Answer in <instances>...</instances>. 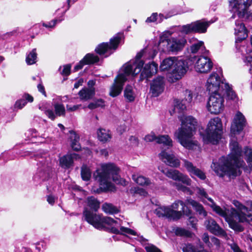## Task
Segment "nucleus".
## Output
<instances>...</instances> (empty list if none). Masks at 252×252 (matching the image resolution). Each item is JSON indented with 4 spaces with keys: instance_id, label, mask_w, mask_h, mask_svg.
I'll return each instance as SVG.
<instances>
[{
    "instance_id": "8",
    "label": "nucleus",
    "mask_w": 252,
    "mask_h": 252,
    "mask_svg": "<svg viewBox=\"0 0 252 252\" xmlns=\"http://www.w3.org/2000/svg\"><path fill=\"white\" fill-rule=\"evenodd\" d=\"M38 166L37 172L34 178L42 181L48 180L53 175V164L54 162L51 157L47 153H38L35 156Z\"/></svg>"
},
{
    "instance_id": "21",
    "label": "nucleus",
    "mask_w": 252,
    "mask_h": 252,
    "mask_svg": "<svg viewBox=\"0 0 252 252\" xmlns=\"http://www.w3.org/2000/svg\"><path fill=\"white\" fill-rule=\"evenodd\" d=\"M184 166L186 168L191 177L195 176L201 180H205L206 178L205 174L200 169L194 166L192 162L183 159Z\"/></svg>"
},
{
    "instance_id": "44",
    "label": "nucleus",
    "mask_w": 252,
    "mask_h": 252,
    "mask_svg": "<svg viewBox=\"0 0 252 252\" xmlns=\"http://www.w3.org/2000/svg\"><path fill=\"white\" fill-rule=\"evenodd\" d=\"M196 190L197 194L199 198L202 199L206 198L208 199V200H209L211 203H212L211 205V207L212 208V206L214 204H215V203H214L213 200L211 198L208 197V194L207 193L205 189L202 188L196 187Z\"/></svg>"
},
{
    "instance_id": "13",
    "label": "nucleus",
    "mask_w": 252,
    "mask_h": 252,
    "mask_svg": "<svg viewBox=\"0 0 252 252\" xmlns=\"http://www.w3.org/2000/svg\"><path fill=\"white\" fill-rule=\"evenodd\" d=\"M210 93L211 94L207 103L208 110L212 114H219L223 109V96H226V94L217 92Z\"/></svg>"
},
{
    "instance_id": "34",
    "label": "nucleus",
    "mask_w": 252,
    "mask_h": 252,
    "mask_svg": "<svg viewBox=\"0 0 252 252\" xmlns=\"http://www.w3.org/2000/svg\"><path fill=\"white\" fill-rule=\"evenodd\" d=\"M63 12L58 9L56 11V14L59 17L55 19H54L50 22H44L42 23V25L43 27L46 28L47 29H50L53 28L56 24L58 23H61L62 21V16H63Z\"/></svg>"
},
{
    "instance_id": "17",
    "label": "nucleus",
    "mask_w": 252,
    "mask_h": 252,
    "mask_svg": "<svg viewBox=\"0 0 252 252\" xmlns=\"http://www.w3.org/2000/svg\"><path fill=\"white\" fill-rule=\"evenodd\" d=\"M246 120L245 116L242 113L238 111L234 117L233 122L231 126V135L239 134L243 130L246 126Z\"/></svg>"
},
{
    "instance_id": "38",
    "label": "nucleus",
    "mask_w": 252,
    "mask_h": 252,
    "mask_svg": "<svg viewBox=\"0 0 252 252\" xmlns=\"http://www.w3.org/2000/svg\"><path fill=\"white\" fill-rule=\"evenodd\" d=\"M33 98L32 96L29 94H25L23 99H21L16 101L15 107L19 109H22L27 104V101L32 102L33 101Z\"/></svg>"
},
{
    "instance_id": "3",
    "label": "nucleus",
    "mask_w": 252,
    "mask_h": 252,
    "mask_svg": "<svg viewBox=\"0 0 252 252\" xmlns=\"http://www.w3.org/2000/svg\"><path fill=\"white\" fill-rule=\"evenodd\" d=\"M234 205L239 211L233 208L223 210L216 204L212 206V209L225 219L230 228L235 231L241 232L243 231L244 228L239 222H247L251 223V221H252V215L250 213L248 208L239 201H234Z\"/></svg>"
},
{
    "instance_id": "20",
    "label": "nucleus",
    "mask_w": 252,
    "mask_h": 252,
    "mask_svg": "<svg viewBox=\"0 0 252 252\" xmlns=\"http://www.w3.org/2000/svg\"><path fill=\"white\" fill-rule=\"evenodd\" d=\"M205 225L207 230L211 233L218 236H224L226 232L221 228L217 222L212 218H208L204 222Z\"/></svg>"
},
{
    "instance_id": "32",
    "label": "nucleus",
    "mask_w": 252,
    "mask_h": 252,
    "mask_svg": "<svg viewBox=\"0 0 252 252\" xmlns=\"http://www.w3.org/2000/svg\"><path fill=\"white\" fill-rule=\"evenodd\" d=\"M55 113L52 110L48 109L45 113L48 117L52 120H54L57 116H61L63 114V106L61 104H55Z\"/></svg>"
},
{
    "instance_id": "51",
    "label": "nucleus",
    "mask_w": 252,
    "mask_h": 252,
    "mask_svg": "<svg viewBox=\"0 0 252 252\" xmlns=\"http://www.w3.org/2000/svg\"><path fill=\"white\" fill-rule=\"evenodd\" d=\"M174 185L176 187L177 189L182 190L183 192H187L189 194H192V191L189 188L184 186L179 183H175Z\"/></svg>"
},
{
    "instance_id": "55",
    "label": "nucleus",
    "mask_w": 252,
    "mask_h": 252,
    "mask_svg": "<svg viewBox=\"0 0 252 252\" xmlns=\"http://www.w3.org/2000/svg\"><path fill=\"white\" fill-rule=\"evenodd\" d=\"M201 238H202V240H203V241L204 242V243L205 244H206V245L208 247H212V244L209 240V235L208 234V233H204L202 235Z\"/></svg>"
},
{
    "instance_id": "5",
    "label": "nucleus",
    "mask_w": 252,
    "mask_h": 252,
    "mask_svg": "<svg viewBox=\"0 0 252 252\" xmlns=\"http://www.w3.org/2000/svg\"><path fill=\"white\" fill-rule=\"evenodd\" d=\"M83 217L85 220L96 229H103L105 224H108L110 225L111 231L113 233L137 235V232L133 230L121 226L120 220H115L110 217H103L88 210L87 208L84 209Z\"/></svg>"
},
{
    "instance_id": "1",
    "label": "nucleus",
    "mask_w": 252,
    "mask_h": 252,
    "mask_svg": "<svg viewBox=\"0 0 252 252\" xmlns=\"http://www.w3.org/2000/svg\"><path fill=\"white\" fill-rule=\"evenodd\" d=\"M231 153L228 156L220 157L218 161H213L211 168L220 177L226 176L234 178L241 174L240 167L244 165V161L240 159L242 148L235 140L230 143Z\"/></svg>"
},
{
    "instance_id": "60",
    "label": "nucleus",
    "mask_w": 252,
    "mask_h": 252,
    "mask_svg": "<svg viewBox=\"0 0 252 252\" xmlns=\"http://www.w3.org/2000/svg\"><path fill=\"white\" fill-rule=\"evenodd\" d=\"M56 200V198L51 194L47 196V201L51 205H53Z\"/></svg>"
},
{
    "instance_id": "37",
    "label": "nucleus",
    "mask_w": 252,
    "mask_h": 252,
    "mask_svg": "<svg viewBox=\"0 0 252 252\" xmlns=\"http://www.w3.org/2000/svg\"><path fill=\"white\" fill-rule=\"evenodd\" d=\"M87 205L93 212H96L99 208V202L94 197L90 196L87 198Z\"/></svg>"
},
{
    "instance_id": "16",
    "label": "nucleus",
    "mask_w": 252,
    "mask_h": 252,
    "mask_svg": "<svg viewBox=\"0 0 252 252\" xmlns=\"http://www.w3.org/2000/svg\"><path fill=\"white\" fill-rule=\"evenodd\" d=\"M208 55L194 56L193 58L195 61V69L198 72L206 73L209 72L213 67V63L207 57Z\"/></svg>"
},
{
    "instance_id": "10",
    "label": "nucleus",
    "mask_w": 252,
    "mask_h": 252,
    "mask_svg": "<svg viewBox=\"0 0 252 252\" xmlns=\"http://www.w3.org/2000/svg\"><path fill=\"white\" fill-rule=\"evenodd\" d=\"M188 205L186 201L184 202L181 200H177L171 205V207L162 206L158 208L155 210V213L158 217H165L170 220H178L180 218L182 214L181 211L175 210H178L179 205H181L182 211L184 213L186 212L185 208Z\"/></svg>"
},
{
    "instance_id": "58",
    "label": "nucleus",
    "mask_w": 252,
    "mask_h": 252,
    "mask_svg": "<svg viewBox=\"0 0 252 252\" xmlns=\"http://www.w3.org/2000/svg\"><path fill=\"white\" fill-rule=\"evenodd\" d=\"M157 137L156 136L155 134L153 132H151L149 134H147L145 136L144 138V140L146 142H152L154 140H156L157 141Z\"/></svg>"
},
{
    "instance_id": "53",
    "label": "nucleus",
    "mask_w": 252,
    "mask_h": 252,
    "mask_svg": "<svg viewBox=\"0 0 252 252\" xmlns=\"http://www.w3.org/2000/svg\"><path fill=\"white\" fill-rule=\"evenodd\" d=\"M26 134L28 135V137L30 140H32V142H34L33 140H32V138L37 137V132L34 129H31L26 133Z\"/></svg>"
},
{
    "instance_id": "40",
    "label": "nucleus",
    "mask_w": 252,
    "mask_h": 252,
    "mask_svg": "<svg viewBox=\"0 0 252 252\" xmlns=\"http://www.w3.org/2000/svg\"><path fill=\"white\" fill-rule=\"evenodd\" d=\"M164 16L163 14H159L158 15V13H153L150 17L147 18L146 20V23H160L163 20Z\"/></svg>"
},
{
    "instance_id": "7",
    "label": "nucleus",
    "mask_w": 252,
    "mask_h": 252,
    "mask_svg": "<svg viewBox=\"0 0 252 252\" xmlns=\"http://www.w3.org/2000/svg\"><path fill=\"white\" fill-rule=\"evenodd\" d=\"M221 76V72L218 73L213 72L210 75L206 83L207 91L209 93H225L228 99H234L236 97L235 93L229 84L222 79Z\"/></svg>"
},
{
    "instance_id": "48",
    "label": "nucleus",
    "mask_w": 252,
    "mask_h": 252,
    "mask_svg": "<svg viewBox=\"0 0 252 252\" xmlns=\"http://www.w3.org/2000/svg\"><path fill=\"white\" fill-rule=\"evenodd\" d=\"M244 150L245 159L249 166L252 169V149L247 147Z\"/></svg>"
},
{
    "instance_id": "15",
    "label": "nucleus",
    "mask_w": 252,
    "mask_h": 252,
    "mask_svg": "<svg viewBox=\"0 0 252 252\" xmlns=\"http://www.w3.org/2000/svg\"><path fill=\"white\" fill-rule=\"evenodd\" d=\"M189 69L187 61L177 58L173 70H171V76L169 77L172 82L180 79L187 72Z\"/></svg>"
},
{
    "instance_id": "26",
    "label": "nucleus",
    "mask_w": 252,
    "mask_h": 252,
    "mask_svg": "<svg viewBox=\"0 0 252 252\" xmlns=\"http://www.w3.org/2000/svg\"><path fill=\"white\" fill-rule=\"evenodd\" d=\"M68 138L70 142V146L74 151H78L81 148V145L79 143L80 137L73 130H69L67 133Z\"/></svg>"
},
{
    "instance_id": "6",
    "label": "nucleus",
    "mask_w": 252,
    "mask_h": 252,
    "mask_svg": "<svg viewBox=\"0 0 252 252\" xmlns=\"http://www.w3.org/2000/svg\"><path fill=\"white\" fill-rule=\"evenodd\" d=\"M179 119L181 126L174 133L175 137L184 147L189 150L195 149L198 142L194 139L193 135L196 130L197 121L191 116H180Z\"/></svg>"
},
{
    "instance_id": "42",
    "label": "nucleus",
    "mask_w": 252,
    "mask_h": 252,
    "mask_svg": "<svg viewBox=\"0 0 252 252\" xmlns=\"http://www.w3.org/2000/svg\"><path fill=\"white\" fill-rule=\"evenodd\" d=\"M157 142L170 147L172 146V140L167 135H160L157 137Z\"/></svg>"
},
{
    "instance_id": "29",
    "label": "nucleus",
    "mask_w": 252,
    "mask_h": 252,
    "mask_svg": "<svg viewBox=\"0 0 252 252\" xmlns=\"http://www.w3.org/2000/svg\"><path fill=\"white\" fill-rule=\"evenodd\" d=\"M186 203L187 204L192 206L200 216L204 218L207 216V213L204 209L203 206L196 201L191 198H189L186 200Z\"/></svg>"
},
{
    "instance_id": "9",
    "label": "nucleus",
    "mask_w": 252,
    "mask_h": 252,
    "mask_svg": "<svg viewBox=\"0 0 252 252\" xmlns=\"http://www.w3.org/2000/svg\"><path fill=\"white\" fill-rule=\"evenodd\" d=\"M222 125L221 119L218 117L211 119L207 125L203 139L205 143L217 144L221 139Z\"/></svg>"
},
{
    "instance_id": "28",
    "label": "nucleus",
    "mask_w": 252,
    "mask_h": 252,
    "mask_svg": "<svg viewBox=\"0 0 252 252\" xmlns=\"http://www.w3.org/2000/svg\"><path fill=\"white\" fill-rule=\"evenodd\" d=\"M168 48L172 52H176L181 50L184 45V41L182 40H178L175 38L167 39Z\"/></svg>"
},
{
    "instance_id": "41",
    "label": "nucleus",
    "mask_w": 252,
    "mask_h": 252,
    "mask_svg": "<svg viewBox=\"0 0 252 252\" xmlns=\"http://www.w3.org/2000/svg\"><path fill=\"white\" fill-rule=\"evenodd\" d=\"M132 179L138 185L141 186H148L151 184L150 180L143 176L132 175Z\"/></svg>"
},
{
    "instance_id": "46",
    "label": "nucleus",
    "mask_w": 252,
    "mask_h": 252,
    "mask_svg": "<svg viewBox=\"0 0 252 252\" xmlns=\"http://www.w3.org/2000/svg\"><path fill=\"white\" fill-rule=\"evenodd\" d=\"M37 59V54L36 53V49H33L27 55L26 59V63L29 65H31L36 63Z\"/></svg>"
},
{
    "instance_id": "47",
    "label": "nucleus",
    "mask_w": 252,
    "mask_h": 252,
    "mask_svg": "<svg viewBox=\"0 0 252 252\" xmlns=\"http://www.w3.org/2000/svg\"><path fill=\"white\" fill-rule=\"evenodd\" d=\"M174 232L176 235L190 237L191 236V232L185 228L177 227L174 229Z\"/></svg>"
},
{
    "instance_id": "14",
    "label": "nucleus",
    "mask_w": 252,
    "mask_h": 252,
    "mask_svg": "<svg viewBox=\"0 0 252 252\" xmlns=\"http://www.w3.org/2000/svg\"><path fill=\"white\" fill-rule=\"evenodd\" d=\"M213 22L206 21L205 20H198L189 24L184 25L182 27V32L188 34L191 32L199 33H205L207 29Z\"/></svg>"
},
{
    "instance_id": "45",
    "label": "nucleus",
    "mask_w": 252,
    "mask_h": 252,
    "mask_svg": "<svg viewBox=\"0 0 252 252\" xmlns=\"http://www.w3.org/2000/svg\"><path fill=\"white\" fill-rule=\"evenodd\" d=\"M81 177L83 180L88 181L91 177V171L90 169L86 165H83L81 167Z\"/></svg>"
},
{
    "instance_id": "25",
    "label": "nucleus",
    "mask_w": 252,
    "mask_h": 252,
    "mask_svg": "<svg viewBox=\"0 0 252 252\" xmlns=\"http://www.w3.org/2000/svg\"><path fill=\"white\" fill-rule=\"evenodd\" d=\"M158 65L155 62L151 63H148L144 67L140 75V80L144 79H148L151 77L153 74H156L158 71Z\"/></svg>"
},
{
    "instance_id": "23",
    "label": "nucleus",
    "mask_w": 252,
    "mask_h": 252,
    "mask_svg": "<svg viewBox=\"0 0 252 252\" xmlns=\"http://www.w3.org/2000/svg\"><path fill=\"white\" fill-rule=\"evenodd\" d=\"M99 60L98 57L93 54L88 53L74 67V70L77 71L86 64H94Z\"/></svg>"
},
{
    "instance_id": "35",
    "label": "nucleus",
    "mask_w": 252,
    "mask_h": 252,
    "mask_svg": "<svg viewBox=\"0 0 252 252\" xmlns=\"http://www.w3.org/2000/svg\"><path fill=\"white\" fill-rule=\"evenodd\" d=\"M188 104L182 99H175L174 101V113H181L186 110Z\"/></svg>"
},
{
    "instance_id": "18",
    "label": "nucleus",
    "mask_w": 252,
    "mask_h": 252,
    "mask_svg": "<svg viewBox=\"0 0 252 252\" xmlns=\"http://www.w3.org/2000/svg\"><path fill=\"white\" fill-rule=\"evenodd\" d=\"M161 172L167 177L175 181L182 182L187 186L191 185V180L186 175L184 174L178 170L175 169H162Z\"/></svg>"
},
{
    "instance_id": "24",
    "label": "nucleus",
    "mask_w": 252,
    "mask_h": 252,
    "mask_svg": "<svg viewBox=\"0 0 252 252\" xmlns=\"http://www.w3.org/2000/svg\"><path fill=\"white\" fill-rule=\"evenodd\" d=\"M234 30L236 43L242 41L248 36L247 31L244 24L241 21L236 22Z\"/></svg>"
},
{
    "instance_id": "4",
    "label": "nucleus",
    "mask_w": 252,
    "mask_h": 252,
    "mask_svg": "<svg viewBox=\"0 0 252 252\" xmlns=\"http://www.w3.org/2000/svg\"><path fill=\"white\" fill-rule=\"evenodd\" d=\"M119 169L113 163H105L101 165L99 168L94 173V180L97 182L100 188L94 191L100 193L101 191L112 190L114 186L112 183L114 181L117 184L125 185V181L119 175Z\"/></svg>"
},
{
    "instance_id": "63",
    "label": "nucleus",
    "mask_w": 252,
    "mask_h": 252,
    "mask_svg": "<svg viewBox=\"0 0 252 252\" xmlns=\"http://www.w3.org/2000/svg\"><path fill=\"white\" fill-rule=\"evenodd\" d=\"M84 82V80L83 79H79L75 83L74 85V88L77 89L80 86H82Z\"/></svg>"
},
{
    "instance_id": "56",
    "label": "nucleus",
    "mask_w": 252,
    "mask_h": 252,
    "mask_svg": "<svg viewBox=\"0 0 252 252\" xmlns=\"http://www.w3.org/2000/svg\"><path fill=\"white\" fill-rule=\"evenodd\" d=\"M145 248L147 252H162L159 249L153 245L146 246Z\"/></svg>"
},
{
    "instance_id": "31",
    "label": "nucleus",
    "mask_w": 252,
    "mask_h": 252,
    "mask_svg": "<svg viewBox=\"0 0 252 252\" xmlns=\"http://www.w3.org/2000/svg\"><path fill=\"white\" fill-rule=\"evenodd\" d=\"M190 50L192 53H199L203 55H208L209 51L207 50L203 41H197L190 46Z\"/></svg>"
},
{
    "instance_id": "49",
    "label": "nucleus",
    "mask_w": 252,
    "mask_h": 252,
    "mask_svg": "<svg viewBox=\"0 0 252 252\" xmlns=\"http://www.w3.org/2000/svg\"><path fill=\"white\" fill-rule=\"evenodd\" d=\"M104 105V101L102 99H98L91 102L88 107L90 109H94L98 107L102 108Z\"/></svg>"
},
{
    "instance_id": "64",
    "label": "nucleus",
    "mask_w": 252,
    "mask_h": 252,
    "mask_svg": "<svg viewBox=\"0 0 252 252\" xmlns=\"http://www.w3.org/2000/svg\"><path fill=\"white\" fill-rule=\"evenodd\" d=\"M80 105H73V106H69V105H66V108L67 110L69 111H74L76 110L79 107Z\"/></svg>"
},
{
    "instance_id": "43",
    "label": "nucleus",
    "mask_w": 252,
    "mask_h": 252,
    "mask_svg": "<svg viewBox=\"0 0 252 252\" xmlns=\"http://www.w3.org/2000/svg\"><path fill=\"white\" fill-rule=\"evenodd\" d=\"M102 210L107 214H113L118 213V209L111 203H105L102 206Z\"/></svg>"
},
{
    "instance_id": "12",
    "label": "nucleus",
    "mask_w": 252,
    "mask_h": 252,
    "mask_svg": "<svg viewBox=\"0 0 252 252\" xmlns=\"http://www.w3.org/2000/svg\"><path fill=\"white\" fill-rule=\"evenodd\" d=\"M123 38V34L119 33L111 38L109 43H102L98 45L95 51L100 55H104L105 57H107L117 49Z\"/></svg>"
},
{
    "instance_id": "39",
    "label": "nucleus",
    "mask_w": 252,
    "mask_h": 252,
    "mask_svg": "<svg viewBox=\"0 0 252 252\" xmlns=\"http://www.w3.org/2000/svg\"><path fill=\"white\" fill-rule=\"evenodd\" d=\"M124 96L129 102L134 100L135 96L131 86L127 85L126 86L124 91Z\"/></svg>"
},
{
    "instance_id": "52",
    "label": "nucleus",
    "mask_w": 252,
    "mask_h": 252,
    "mask_svg": "<svg viewBox=\"0 0 252 252\" xmlns=\"http://www.w3.org/2000/svg\"><path fill=\"white\" fill-rule=\"evenodd\" d=\"M183 252H199L200 250H197L191 244H187L183 249Z\"/></svg>"
},
{
    "instance_id": "54",
    "label": "nucleus",
    "mask_w": 252,
    "mask_h": 252,
    "mask_svg": "<svg viewBox=\"0 0 252 252\" xmlns=\"http://www.w3.org/2000/svg\"><path fill=\"white\" fill-rule=\"evenodd\" d=\"M35 248L40 252L42 249L44 250L46 248V243L44 241L38 242L35 244Z\"/></svg>"
},
{
    "instance_id": "61",
    "label": "nucleus",
    "mask_w": 252,
    "mask_h": 252,
    "mask_svg": "<svg viewBox=\"0 0 252 252\" xmlns=\"http://www.w3.org/2000/svg\"><path fill=\"white\" fill-rule=\"evenodd\" d=\"M211 244H213L214 245H216L217 247H219L220 246V240L215 237H212L211 238Z\"/></svg>"
},
{
    "instance_id": "36",
    "label": "nucleus",
    "mask_w": 252,
    "mask_h": 252,
    "mask_svg": "<svg viewBox=\"0 0 252 252\" xmlns=\"http://www.w3.org/2000/svg\"><path fill=\"white\" fill-rule=\"evenodd\" d=\"M98 139L103 142L109 141L111 138V135L109 130L105 129L100 128L97 131Z\"/></svg>"
},
{
    "instance_id": "27",
    "label": "nucleus",
    "mask_w": 252,
    "mask_h": 252,
    "mask_svg": "<svg viewBox=\"0 0 252 252\" xmlns=\"http://www.w3.org/2000/svg\"><path fill=\"white\" fill-rule=\"evenodd\" d=\"M177 58L169 57L162 61L160 65V69L161 71L167 70L169 71L170 76H171V70H173V66L176 61Z\"/></svg>"
},
{
    "instance_id": "50",
    "label": "nucleus",
    "mask_w": 252,
    "mask_h": 252,
    "mask_svg": "<svg viewBox=\"0 0 252 252\" xmlns=\"http://www.w3.org/2000/svg\"><path fill=\"white\" fill-rule=\"evenodd\" d=\"M184 98L182 100L188 105L192 100V94L190 91L186 90L184 92Z\"/></svg>"
},
{
    "instance_id": "57",
    "label": "nucleus",
    "mask_w": 252,
    "mask_h": 252,
    "mask_svg": "<svg viewBox=\"0 0 252 252\" xmlns=\"http://www.w3.org/2000/svg\"><path fill=\"white\" fill-rule=\"evenodd\" d=\"M249 67V72L252 75V56H248L246 57L245 61Z\"/></svg>"
},
{
    "instance_id": "62",
    "label": "nucleus",
    "mask_w": 252,
    "mask_h": 252,
    "mask_svg": "<svg viewBox=\"0 0 252 252\" xmlns=\"http://www.w3.org/2000/svg\"><path fill=\"white\" fill-rule=\"evenodd\" d=\"M37 89L39 92L42 93L44 96H46V92L44 87L41 83H40L37 85Z\"/></svg>"
},
{
    "instance_id": "19",
    "label": "nucleus",
    "mask_w": 252,
    "mask_h": 252,
    "mask_svg": "<svg viewBox=\"0 0 252 252\" xmlns=\"http://www.w3.org/2000/svg\"><path fill=\"white\" fill-rule=\"evenodd\" d=\"M165 85L164 79L163 77L158 76L154 79L150 85V93L153 97H157L164 91Z\"/></svg>"
},
{
    "instance_id": "30",
    "label": "nucleus",
    "mask_w": 252,
    "mask_h": 252,
    "mask_svg": "<svg viewBox=\"0 0 252 252\" xmlns=\"http://www.w3.org/2000/svg\"><path fill=\"white\" fill-rule=\"evenodd\" d=\"M94 94L95 89L94 88H84L78 93L80 99L83 101H87L92 99Z\"/></svg>"
},
{
    "instance_id": "11",
    "label": "nucleus",
    "mask_w": 252,
    "mask_h": 252,
    "mask_svg": "<svg viewBox=\"0 0 252 252\" xmlns=\"http://www.w3.org/2000/svg\"><path fill=\"white\" fill-rule=\"evenodd\" d=\"M252 3L251 0H230L229 1V10L240 18H252V16L248 15V9Z\"/></svg>"
},
{
    "instance_id": "33",
    "label": "nucleus",
    "mask_w": 252,
    "mask_h": 252,
    "mask_svg": "<svg viewBox=\"0 0 252 252\" xmlns=\"http://www.w3.org/2000/svg\"><path fill=\"white\" fill-rule=\"evenodd\" d=\"M80 157L75 153H70L64 156V166L70 168L73 166L74 160L79 159Z\"/></svg>"
},
{
    "instance_id": "22",
    "label": "nucleus",
    "mask_w": 252,
    "mask_h": 252,
    "mask_svg": "<svg viewBox=\"0 0 252 252\" xmlns=\"http://www.w3.org/2000/svg\"><path fill=\"white\" fill-rule=\"evenodd\" d=\"M159 157L164 162L171 167H178L180 165V160L173 154L163 151L159 154Z\"/></svg>"
},
{
    "instance_id": "59",
    "label": "nucleus",
    "mask_w": 252,
    "mask_h": 252,
    "mask_svg": "<svg viewBox=\"0 0 252 252\" xmlns=\"http://www.w3.org/2000/svg\"><path fill=\"white\" fill-rule=\"evenodd\" d=\"M71 65L70 64L64 65V76H68L70 73Z\"/></svg>"
},
{
    "instance_id": "2",
    "label": "nucleus",
    "mask_w": 252,
    "mask_h": 252,
    "mask_svg": "<svg viewBox=\"0 0 252 252\" xmlns=\"http://www.w3.org/2000/svg\"><path fill=\"white\" fill-rule=\"evenodd\" d=\"M155 52L145 48L138 53L133 60H130L123 66V73H120L115 79L110 88L109 95L112 97L119 95L122 92L125 82L127 80L126 76L131 75L134 76L140 73L144 65V61L141 60L153 59L155 56Z\"/></svg>"
}]
</instances>
